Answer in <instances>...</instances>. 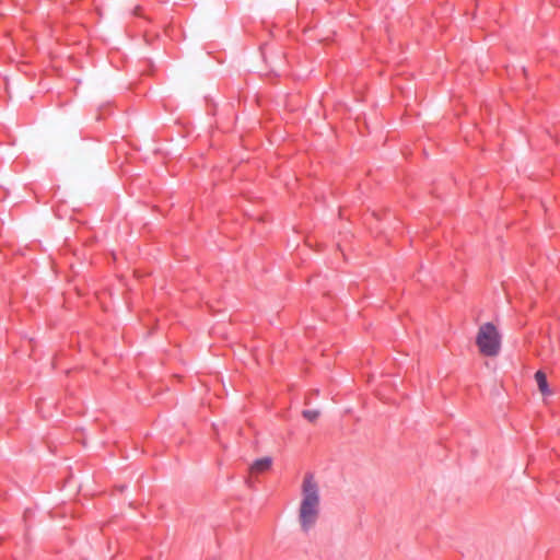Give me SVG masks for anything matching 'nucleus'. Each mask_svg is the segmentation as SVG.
Returning <instances> with one entry per match:
<instances>
[{
  "label": "nucleus",
  "mask_w": 560,
  "mask_h": 560,
  "mask_svg": "<svg viewBox=\"0 0 560 560\" xmlns=\"http://www.w3.org/2000/svg\"><path fill=\"white\" fill-rule=\"evenodd\" d=\"M476 346L481 355L495 358L501 352L502 336L492 323H483L476 335Z\"/></svg>",
  "instance_id": "f03ea898"
},
{
  "label": "nucleus",
  "mask_w": 560,
  "mask_h": 560,
  "mask_svg": "<svg viewBox=\"0 0 560 560\" xmlns=\"http://www.w3.org/2000/svg\"><path fill=\"white\" fill-rule=\"evenodd\" d=\"M140 11H141V8H140V7H137V8L135 9V14H136V15H140Z\"/></svg>",
  "instance_id": "423d86ee"
},
{
  "label": "nucleus",
  "mask_w": 560,
  "mask_h": 560,
  "mask_svg": "<svg viewBox=\"0 0 560 560\" xmlns=\"http://www.w3.org/2000/svg\"><path fill=\"white\" fill-rule=\"evenodd\" d=\"M320 487L314 474L303 476L300 486L298 523L303 533H310L315 528L320 516Z\"/></svg>",
  "instance_id": "f257e3e1"
},
{
  "label": "nucleus",
  "mask_w": 560,
  "mask_h": 560,
  "mask_svg": "<svg viewBox=\"0 0 560 560\" xmlns=\"http://www.w3.org/2000/svg\"><path fill=\"white\" fill-rule=\"evenodd\" d=\"M272 465V459L270 457H264L255 460L250 466V470L253 472H264L270 469Z\"/></svg>",
  "instance_id": "20e7f679"
},
{
  "label": "nucleus",
  "mask_w": 560,
  "mask_h": 560,
  "mask_svg": "<svg viewBox=\"0 0 560 560\" xmlns=\"http://www.w3.org/2000/svg\"><path fill=\"white\" fill-rule=\"evenodd\" d=\"M287 33H288V35H292L293 30H292V28H289Z\"/></svg>",
  "instance_id": "0eeeda50"
},
{
  "label": "nucleus",
  "mask_w": 560,
  "mask_h": 560,
  "mask_svg": "<svg viewBox=\"0 0 560 560\" xmlns=\"http://www.w3.org/2000/svg\"><path fill=\"white\" fill-rule=\"evenodd\" d=\"M303 417L310 422H315L320 415L319 410H304L302 412Z\"/></svg>",
  "instance_id": "39448f33"
},
{
  "label": "nucleus",
  "mask_w": 560,
  "mask_h": 560,
  "mask_svg": "<svg viewBox=\"0 0 560 560\" xmlns=\"http://www.w3.org/2000/svg\"><path fill=\"white\" fill-rule=\"evenodd\" d=\"M535 381L537 383L539 392L542 395H545V396L551 395V390L549 389L548 382H547V376L542 371H537L535 373Z\"/></svg>",
  "instance_id": "7ed1b4c3"
},
{
  "label": "nucleus",
  "mask_w": 560,
  "mask_h": 560,
  "mask_svg": "<svg viewBox=\"0 0 560 560\" xmlns=\"http://www.w3.org/2000/svg\"><path fill=\"white\" fill-rule=\"evenodd\" d=\"M308 31H311V28H306V27H305V28L303 30V33H307Z\"/></svg>",
  "instance_id": "6e6552de"
}]
</instances>
